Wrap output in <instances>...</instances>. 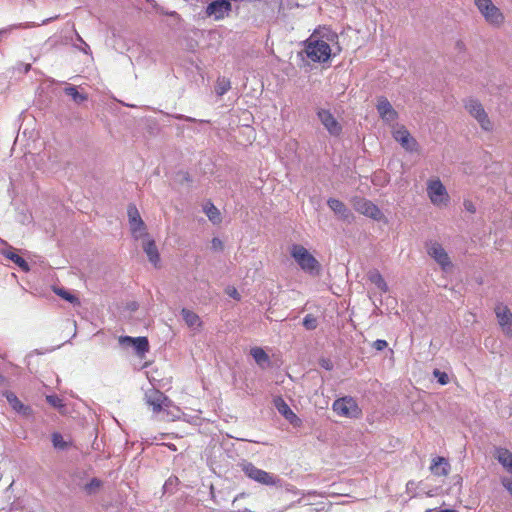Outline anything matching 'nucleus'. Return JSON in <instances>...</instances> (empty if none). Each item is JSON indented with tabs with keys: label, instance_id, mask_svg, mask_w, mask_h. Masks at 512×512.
<instances>
[{
	"label": "nucleus",
	"instance_id": "9",
	"mask_svg": "<svg viewBox=\"0 0 512 512\" xmlns=\"http://www.w3.org/2000/svg\"><path fill=\"white\" fill-rule=\"evenodd\" d=\"M352 202L353 207L357 212L373 220L380 221L384 216L379 207L368 199L355 197Z\"/></svg>",
	"mask_w": 512,
	"mask_h": 512
},
{
	"label": "nucleus",
	"instance_id": "28",
	"mask_svg": "<svg viewBox=\"0 0 512 512\" xmlns=\"http://www.w3.org/2000/svg\"><path fill=\"white\" fill-rule=\"evenodd\" d=\"M51 441H52V444H53V447L56 449V450H59V451H65L67 450L71 443L64 440L63 436L61 433L59 432H53L52 435H51Z\"/></svg>",
	"mask_w": 512,
	"mask_h": 512
},
{
	"label": "nucleus",
	"instance_id": "43",
	"mask_svg": "<svg viewBox=\"0 0 512 512\" xmlns=\"http://www.w3.org/2000/svg\"><path fill=\"white\" fill-rule=\"evenodd\" d=\"M227 294L235 299V300H240V294L238 293L237 289L234 288V287H228V289L226 290Z\"/></svg>",
	"mask_w": 512,
	"mask_h": 512
},
{
	"label": "nucleus",
	"instance_id": "1",
	"mask_svg": "<svg viewBox=\"0 0 512 512\" xmlns=\"http://www.w3.org/2000/svg\"><path fill=\"white\" fill-rule=\"evenodd\" d=\"M291 256L299 267L310 275H318L321 265L318 260L302 245L293 244L290 249Z\"/></svg>",
	"mask_w": 512,
	"mask_h": 512
},
{
	"label": "nucleus",
	"instance_id": "7",
	"mask_svg": "<svg viewBox=\"0 0 512 512\" xmlns=\"http://www.w3.org/2000/svg\"><path fill=\"white\" fill-rule=\"evenodd\" d=\"M392 136L406 151L414 152L418 150V142L404 125H393Z\"/></svg>",
	"mask_w": 512,
	"mask_h": 512
},
{
	"label": "nucleus",
	"instance_id": "11",
	"mask_svg": "<svg viewBox=\"0 0 512 512\" xmlns=\"http://www.w3.org/2000/svg\"><path fill=\"white\" fill-rule=\"evenodd\" d=\"M376 109L379 114V117L384 123L392 127L393 125L397 124L396 121L399 117L398 112L393 108L392 104L386 97H378Z\"/></svg>",
	"mask_w": 512,
	"mask_h": 512
},
{
	"label": "nucleus",
	"instance_id": "15",
	"mask_svg": "<svg viewBox=\"0 0 512 512\" xmlns=\"http://www.w3.org/2000/svg\"><path fill=\"white\" fill-rule=\"evenodd\" d=\"M495 314L504 334L512 337V312L510 309L506 305L499 303L495 307Z\"/></svg>",
	"mask_w": 512,
	"mask_h": 512
},
{
	"label": "nucleus",
	"instance_id": "32",
	"mask_svg": "<svg viewBox=\"0 0 512 512\" xmlns=\"http://www.w3.org/2000/svg\"><path fill=\"white\" fill-rule=\"evenodd\" d=\"M231 88V83L226 78H219L216 83L215 91L218 96H223Z\"/></svg>",
	"mask_w": 512,
	"mask_h": 512
},
{
	"label": "nucleus",
	"instance_id": "8",
	"mask_svg": "<svg viewBox=\"0 0 512 512\" xmlns=\"http://www.w3.org/2000/svg\"><path fill=\"white\" fill-rule=\"evenodd\" d=\"M427 194L435 206L446 205L449 202L447 190L439 179L428 181Z\"/></svg>",
	"mask_w": 512,
	"mask_h": 512
},
{
	"label": "nucleus",
	"instance_id": "3",
	"mask_svg": "<svg viewBox=\"0 0 512 512\" xmlns=\"http://www.w3.org/2000/svg\"><path fill=\"white\" fill-rule=\"evenodd\" d=\"M241 470L251 480L265 486H281V479L267 471L257 468L251 462H243Z\"/></svg>",
	"mask_w": 512,
	"mask_h": 512
},
{
	"label": "nucleus",
	"instance_id": "20",
	"mask_svg": "<svg viewBox=\"0 0 512 512\" xmlns=\"http://www.w3.org/2000/svg\"><path fill=\"white\" fill-rule=\"evenodd\" d=\"M494 457L512 475V452L503 447H496Z\"/></svg>",
	"mask_w": 512,
	"mask_h": 512
},
{
	"label": "nucleus",
	"instance_id": "41",
	"mask_svg": "<svg viewBox=\"0 0 512 512\" xmlns=\"http://www.w3.org/2000/svg\"><path fill=\"white\" fill-rule=\"evenodd\" d=\"M171 117H173L174 119H177V120H184V121H187V122H197L198 121L195 118H192V117H189V116H185L183 114H173V115H171Z\"/></svg>",
	"mask_w": 512,
	"mask_h": 512
},
{
	"label": "nucleus",
	"instance_id": "48",
	"mask_svg": "<svg viewBox=\"0 0 512 512\" xmlns=\"http://www.w3.org/2000/svg\"><path fill=\"white\" fill-rule=\"evenodd\" d=\"M200 123H209L208 120H199Z\"/></svg>",
	"mask_w": 512,
	"mask_h": 512
},
{
	"label": "nucleus",
	"instance_id": "27",
	"mask_svg": "<svg viewBox=\"0 0 512 512\" xmlns=\"http://www.w3.org/2000/svg\"><path fill=\"white\" fill-rule=\"evenodd\" d=\"M250 354L260 367L265 368L269 366L270 358L262 348L254 347L251 349Z\"/></svg>",
	"mask_w": 512,
	"mask_h": 512
},
{
	"label": "nucleus",
	"instance_id": "26",
	"mask_svg": "<svg viewBox=\"0 0 512 512\" xmlns=\"http://www.w3.org/2000/svg\"><path fill=\"white\" fill-rule=\"evenodd\" d=\"M367 276L368 280L374 284L381 292L386 293L388 291V285L378 270L369 271Z\"/></svg>",
	"mask_w": 512,
	"mask_h": 512
},
{
	"label": "nucleus",
	"instance_id": "18",
	"mask_svg": "<svg viewBox=\"0 0 512 512\" xmlns=\"http://www.w3.org/2000/svg\"><path fill=\"white\" fill-rule=\"evenodd\" d=\"M119 343L122 346H131L135 353L142 357L149 351V342L146 337H130V336H121L119 338Z\"/></svg>",
	"mask_w": 512,
	"mask_h": 512
},
{
	"label": "nucleus",
	"instance_id": "5",
	"mask_svg": "<svg viewBox=\"0 0 512 512\" xmlns=\"http://www.w3.org/2000/svg\"><path fill=\"white\" fill-rule=\"evenodd\" d=\"M332 409L340 417L356 419L362 416L361 408L351 396L336 399L332 404Z\"/></svg>",
	"mask_w": 512,
	"mask_h": 512
},
{
	"label": "nucleus",
	"instance_id": "2",
	"mask_svg": "<svg viewBox=\"0 0 512 512\" xmlns=\"http://www.w3.org/2000/svg\"><path fill=\"white\" fill-rule=\"evenodd\" d=\"M304 52L313 62H325L331 56L330 45L324 40L316 39L314 34L305 41Z\"/></svg>",
	"mask_w": 512,
	"mask_h": 512
},
{
	"label": "nucleus",
	"instance_id": "16",
	"mask_svg": "<svg viewBox=\"0 0 512 512\" xmlns=\"http://www.w3.org/2000/svg\"><path fill=\"white\" fill-rule=\"evenodd\" d=\"M0 245L4 246L3 249L0 250V253L13 263H15L23 272H28L30 270V266L27 261L19 256L16 253V249L13 248L7 241L0 238Z\"/></svg>",
	"mask_w": 512,
	"mask_h": 512
},
{
	"label": "nucleus",
	"instance_id": "40",
	"mask_svg": "<svg viewBox=\"0 0 512 512\" xmlns=\"http://www.w3.org/2000/svg\"><path fill=\"white\" fill-rule=\"evenodd\" d=\"M388 346V343L386 340H383V339H377L376 341H374L373 343V347L377 350V351H383L386 347Z\"/></svg>",
	"mask_w": 512,
	"mask_h": 512
},
{
	"label": "nucleus",
	"instance_id": "46",
	"mask_svg": "<svg viewBox=\"0 0 512 512\" xmlns=\"http://www.w3.org/2000/svg\"><path fill=\"white\" fill-rule=\"evenodd\" d=\"M463 46H464V44H463L461 41L457 42V47H458L459 49H462V48H463Z\"/></svg>",
	"mask_w": 512,
	"mask_h": 512
},
{
	"label": "nucleus",
	"instance_id": "45",
	"mask_svg": "<svg viewBox=\"0 0 512 512\" xmlns=\"http://www.w3.org/2000/svg\"><path fill=\"white\" fill-rule=\"evenodd\" d=\"M212 247H213L214 249H219V250H221V249H222V247H223L222 241H221L219 238H217V237L213 238V239H212Z\"/></svg>",
	"mask_w": 512,
	"mask_h": 512
},
{
	"label": "nucleus",
	"instance_id": "19",
	"mask_svg": "<svg viewBox=\"0 0 512 512\" xmlns=\"http://www.w3.org/2000/svg\"><path fill=\"white\" fill-rule=\"evenodd\" d=\"M3 396L6 398L11 408L19 415L24 417H31L33 415L32 408L22 403L14 392L5 391L3 392Z\"/></svg>",
	"mask_w": 512,
	"mask_h": 512
},
{
	"label": "nucleus",
	"instance_id": "42",
	"mask_svg": "<svg viewBox=\"0 0 512 512\" xmlns=\"http://www.w3.org/2000/svg\"><path fill=\"white\" fill-rule=\"evenodd\" d=\"M501 483L512 495V479L509 477H503L501 479Z\"/></svg>",
	"mask_w": 512,
	"mask_h": 512
},
{
	"label": "nucleus",
	"instance_id": "44",
	"mask_svg": "<svg viewBox=\"0 0 512 512\" xmlns=\"http://www.w3.org/2000/svg\"><path fill=\"white\" fill-rule=\"evenodd\" d=\"M464 208L470 212V213H475L476 212V207L475 205L473 204L472 201L470 200H465L464 201Z\"/></svg>",
	"mask_w": 512,
	"mask_h": 512
},
{
	"label": "nucleus",
	"instance_id": "47",
	"mask_svg": "<svg viewBox=\"0 0 512 512\" xmlns=\"http://www.w3.org/2000/svg\"><path fill=\"white\" fill-rule=\"evenodd\" d=\"M50 20H51V18H50V19H45V20H43L42 25L47 24Z\"/></svg>",
	"mask_w": 512,
	"mask_h": 512
},
{
	"label": "nucleus",
	"instance_id": "4",
	"mask_svg": "<svg viewBox=\"0 0 512 512\" xmlns=\"http://www.w3.org/2000/svg\"><path fill=\"white\" fill-rule=\"evenodd\" d=\"M474 3L489 25L500 27L504 23L503 13L492 0H474Z\"/></svg>",
	"mask_w": 512,
	"mask_h": 512
},
{
	"label": "nucleus",
	"instance_id": "17",
	"mask_svg": "<svg viewBox=\"0 0 512 512\" xmlns=\"http://www.w3.org/2000/svg\"><path fill=\"white\" fill-rule=\"evenodd\" d=\"M232 5L229 0H215L206 7V15L215 20L223 19L230 11Z\"/></svg>",
	"mask_w": 512,
	"mask_h": 512
},
{
	"label": "nucleus",
	"instance_id": "31",
	"mask_svg": "<svg viewBox=\"0 0 512 512\" xmlns=\"http://www.w3.org/2000/svg\"><path fill=\"white\" fill-rule=\"evenodd\" d=\"M102 486V481L98 478H92L87 484L84 486V491L87 495L96 494Z\"/></svg>",
	"mask_w": 512,
	"mask_h": 512
},
{
	"label": "nucleus",
	"instance_id": "22",
	"mask_svg": "<svg viewBox=\"0 0 512 512\" xmlns=\"http://www.w3.org/2000/svg\"><path fill=\"white\" fill-rule=\"evenodd\" d=\"M431 472L436 476H446L450 470V464L444 457H436L430 466Z\"/></svg>",
	"mask_w": 512,
	"mask_h": 512
},
{
	"label": "nucleus",
	"instance_id": "12",
	"mask_svg": "<svg viewBox=\"0 0 512 512\" xmlns=\"http://www.w3.org/2000/svg\"><path fill=\"white\" fill-rule=\"evenodd\" d=\"M317 117L331 136L338 137L342 133V125L328 109L320 108Z\"/></svg>",
	"mask_w": 512,
	"mask_h": 512
},
{
	"label": "nucleus",
	"instance_id": "35",
	"mask_svg": "<svg viewBox=\"0 0 512 512\" xmlns=\"http://www.w3.org/2000/svg\"><path fill=\"white\" fill-rule=\"evenodd\" d=\"M303 326L307 330H314L317 327V319L312 314H307L303 319Z\"/></svg>",
	"mask_w": 512,
	"mask_h": 512
},
{
	"label": "nucleus",
	"instance_id": "13",
	"mask_svg": "<svg viewBox=\"0 0 512 512\" xmlns=\"http://www.w3.org/2000/svg\"><path fill=\"white\" fill-rule=\"evenodd\" d=\"M426 248L428 255L432 257L443 270H447L452 266L450 257L440 243L430 241L426 244Z\"/></svg>",
	"mask_w": 512,
	"mask_h": 512
},
{
	"label": "nucleus",
	"instance_id": "21",
	"mask_svg": "<svg viewBox=\"0 0 512 512\" xmlns=\"http://www.w3.org/2000/svg\"><path fill=\"white\" fill-rule=\"evenodd\" d=\"M327 205L342 220H349L352 217V213L347 208V206L342 201L336 198H329L327 201Z\"/></svg>",
	"mask_w": 512,
	"mask_h": 512
},
{
	"label": "nucleus",
	"instance_id": "34",
	"mask_svg": "<svg viewBox=\"0 0 512 512\" xmlns=\"http://www.w3.org/2000/svg\"><path fill=\"white\" fill-rule=\"evenodd\" d=\"M46 401H47V402H48L52 407H54V408H56V409H58V410H61L62 408H64V407H65V404H64L63 400H62L59 396H57V395H55V394H53V395H47V396H46Z\"/></svg>",
	"mask_w": 512,
	"mask_h": 512
},
{
	"label": "nucleus",
	"instance_id": "38",
	"mask_svg": "<svg viewBox=\"0 0 512 512\" xmlns=\"http://www.w3.org/2000/svg\"><path fill=\"white\" fill-rule=\"evenodd\" d=\"M434 377L437 379L438 383L441 385H446L449 382V377L445 372L440 371L439 369H435L433 371Z\"/></svg>",
	"mask_w": 512,
	"mask_h": 512
},
{
	"label": "nucleus",
	"instance_id": "33",
	"mask_svg": "<svg viewBox=\"0 0 512 512\" xmlns=\"http://www.w3.org/2000/svg\"><path fill=\"white\" fill-rule=\"evenodd\" d=\"M37 24L34 23V22H25V23H18V24H13V25H10L8 28H5V29H0V35L4 34V33H7V32H10L14 29H28V28H33V27H36Z\"/></svg>",
	"mask_w": 512,
	"mask_h": 512
},
{
	"label": "nucleus",
	"instance_id": "29",
	"mask_svg": "<svg viewBox=\"0 0 512 512\" xmlns=\"http://www.w3.org/2000/svg\"><path fill=\"white\" fill-rule=\"evenodd\" d=\"M64 91L76 104H81L88 99V96L84 93H80L75 86H68Z\"/></svg>",
	"mask_w": 512,
	"mask_h": 512
},
{
	"label": "nucleus",
	"instance_id": "14",
	"mask_svg": "<svg viewBox=\"0 0 512 512\" xmlns=\"http://www.w3.org/2000/svg\"><path fill=\"white\" fill-rule=\"evenodd\" d=\"M127 214H128V218H129V225H130L132 236L137 240L146 234L145 233V230H146L145 223L142 220L140 213L134 204H130L128 206Z\"/></svg>",
	"mask_w": 512,
	"mask_h": 512
},
{
	"label": "nucleus",
	"instance_id": "6",
	"mask_svg": "<svg viewBox=\"0 0 512 512\" xmlns=\"http://www.w3.org/2000/svg\"><path fill=\"white\" fill-rule=\"evenodd\" d=\"M465 109L479 123L484 131L493 130V123L488 117L483 105L475 98H468L464 101Z\"/></svg>",
	"mask_w": 512,
	"mask_h": 512
},
{
	"label": "nucleus",
	"instance_id": "39",
	"mask_svg": "<svg viewBox=\"0 0 512 512\" xmlns=\"http://www.w3.org/2000/svg\"><path fill=\"white\" fill-rule=\"evenodd\" d=\"M319 365H320L323 369H325V370H327V371L332 370V369H333V367H334V365H333L332 361H331L330 359H328V358H321V359L319 360Z\"/></svg>",
	"mask_w": 512,
	"mask_h": 512
},
{
	"label": "nucleus",
	"instance_id": "25",
	"mask_svg": "<svg viewBox=\"0 0 512 512\" xmlns=\"http://www.w3.org/2000/svg\"><path fill=\"white\" fill-rule=\"evenodd\" d=\"M144 252L147 254L149 261L154 265L160 261V255L158 252V248L154 242V240H148L143 246Z\"/></svg>",
	"mask_w": 512,
	"mask_h": 512
},
{
	"label": "nucleus",
	"instance_id": "30",
	"mask_svg": "<svg viewBox=\"0 0 512 512\" xmlns=\"http://www.w3.org/2000/svg\"><path fill=\"white\" fill-rule=\"evenodd\" d=\"M204 212L206 213L207 217L209 218V220L214 223V224H217L221 221V218H220V212L219 210L214 206L213 203L211 202H208L207 204H205L204 206Z\"/></svg>",
	"mask_w": 512,
	"mask_h": 512
},
{
	"label": "nucleus",
	"instance_id": "10",
	"mask_svg": "<svg viewBox=\"0 0 512 512\" xmlns=\"http://www.w3.org/2000/svg\"><path fill=\"white\" fill-rule=\"evenodd\" d=\"M146 404L152 408L154 413H159L162 410L170 407L171 400L160 390L150 389L145 393Z\"/></svg>",
	"mask_w": 512,
	"mask_h": 512
},
{
	"label": "nucleus",
	"instance_id": "37",
	"mask_svg": "<svg viewBox=\"0 0 512 512\" xmlns=\"http://www.w3.org/2000/svg\"><path fill=\"white\" fill-rule=\"evenodd\" d=\"M55 293L70 303L77 302V298L63 288L56 289Z\"/></svg>",
	"mask_w": 512,
	"mask_h": 512
},
{
	"label": "nucleus",
	"instance_id": "23",
	"mask_svg": "<svg viewBox=\"0 0 512 512\" xmlns=\"http://www.w3.org/2000/svg\"><path fill=\"white\" fill-rule=\"evenodd\" d=\"M274 405L278 412L283 415L290 423L293 424L295 420H298L296 414L281 397L274 399Z\"/></svg>",
	"mask_w": 512,
	"mask_h": 512
},
{
	"label": "nucleus",
	"instance_id": "36",
	"mask_svg": "<svg viewBox=\"0 0 512 512\" xmlns=\"http://www.w3.org/2000/svg\"><path fill=\"white\" fill-rule=\"evenodd\" d=\"M76 39L79 42L78 44H75V47L78 48L80 51H82L85 54H91L90 46L82 39V37L76 32Z\"/></svg>",
	"mask_w": 512,
	"mask_h": 512
},
{
	"label": "nucleus",
	"instance_id": "24",
	"mask_svg": "<svg viewBox=\"0 0 512 512\" xmlns=\"http://www.w3.org/2000/svg\"><path fill=\"white\" fill-rule=\"evenodd\" d=\"M181 316L186 323V325L191 329H200L202 326V321L200 317L193 311L183 308L181 310Z\"/></svg>",
	"mask_w": 512,
	"mask_h": 512
}]
</instances>
